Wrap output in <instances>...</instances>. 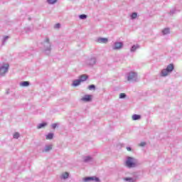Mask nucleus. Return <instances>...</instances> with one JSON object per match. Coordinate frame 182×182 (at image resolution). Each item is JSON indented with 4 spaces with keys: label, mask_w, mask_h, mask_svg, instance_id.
Returning a JSON list of instances; mask_svg holds the SVG:
<instances>
[{
    "label": "nucleus",
    "mask_w": 182,
    "mask_h": 182,
    "mask_svg": "<svg viewBox=\"0 0 182 182\" xmlns=\"http://www.w3.org/2000/svg\"><path fill=\"white\" fill-rule=\"evenodd\" d=\"M87 18V16H86V14L80 15V19H86Z\"/></svg>",
    "instance_id": "nucleus-21"
},
{
    "label": "nucleus",
    "mask_w": 182,
    "mask_h": 182,
    "mask_svg": "<svg viewBox=\"0 0 182 182\" xmlns=\"http://www.w3.org/2000/svg\"><path fill=\"white\" fill-rule=\"evenodd\" d=\"M139 146H141V147L146 146V142H141V144H139Z\"/></svg>",
    "instance_id": "nucleus-27"
},
{
    "label": "nucleus",
    "mask_w": 182,
    "mask_h": 182,
    "mask_svg": "<svg viewBox=\"0 0 182 182\" xmlns=\"http://www.w3.org/2000/svg\"><path fill=\"white\" fill-rule=\"evenodd\" d=\"M55 28H60V23L55 24Z\"/></svg>",
    "instance_id": "nucleus-28"
},
{
    "label": "nucleus",
    "mask_w": 182,
    "mask_h": 182,
    "mask_svg": "<svg viewBox=\"0 0 182 182\" xmlns=\"http://www.w3.org/2000/svg\"><path fill=\"white\" fill-rule=\"evenodd\" d=\"M132 19H136L137 18V13H133L131 16Z\"/></svg>",
    "instance_id": "nucleus-20"
},
{
    "label": "nucleus",
    "mask_w": 182,
    "mask_h": 182,
    "mask_svg": "<svg viewBox=\"0 0 182 182\" xmlns=\"http://www.w3.org/2000/svg\"><path fill=\"white\" fill-rule=\"evenodd\" d=\"M21 86H22L23 87H26L28 86H29V82L28 81H24V82H21Z\"/></svg>",
    "instance_id": "nucleus-12"
},
{
    "label": "nucleus",
    "mask_w": 182,
    "mask_h": 182,
    "mask_svg": "<svg viewBox=\"0 0 182 182\" xmlns=\"http://www.w3.org/2000/svg\"><path fill=\"white\" fill-rule=\"evenodd\" d=\"M81 100L82 102H92V95H85L82 99Z\"/></svg>",
    "instance_id": "nucleus-4"
},
{
    "label": "nucleus",
    "mask_w": 182,
    "mask_h": 182,
    "mask_svg": "<svg viewBox=\"0 0 182 182\" xmlns=\"http://www.w3.org/2000/svg\"><path fill=\"white\" fill-rule=\"evenodd\" d=\"M162 32H163L164 35H167V33H170V29L164 28Z\"/></svg>",
    "instance_id": "nucleus-15"
},
{
    "label": "nucleus",
    "mask_w": 182,
    "mask_h": 182,
    "mask_svg": "<svg viewBox=\"0 0 182 182\" xmlns=\"http://www.w3.org/2000/svg\"><path fill=\"white\" fill-rule=\"evenodd\" d=\"M57 127H58V124H52V128H53V129H56Z\"/></svg>",
    "instance_id": "nucleus-26"
},
{
    "label": "nucleus",
    "mask_w": 182,
    "mask_h": 182,
    "mask_svg": "<svg viewBox=\"0 0 182 182\" xmlns=\"http://www.w3.org/2000/svg\"><path fill=\"white\" fill-rule=\"evenodd\" d=\"M127 151H132V148H130L129 146H127Z\"/></svg>",
    "instance_id": "nucleus-29"
},
{
    "label": "nucleus",
    "mask_w": 182,
    "mask_h": 182,
    "mask_svg": "<svg viewBox=\"0 0 182 182\" xmlns=\"http://www.w3.org/2000/svg\"><path fill=\"white\" fill-rule=\"evenodd\" d=\"M46 42H47V43H49V38H46Z\"/></svg>",
    "instance_id": "nucleus-31"
},
{
    "label": "nucleus",
    "mask_w": 182,
    "mask_h": 182,
    "mask_svg": "<svg viewBox=\"0 0 182 182\" xmlns=\"http://www.w3.org/2000/svg\"><path fill=\"white\" fill-rule=\"evenodd\" d=\"M125 164L129 167V168L135 167L136 165V159H134L133 157L129 156L125 162Z\"/></svg>",
    "instance_id": "nucleus-2"
},
{
    "label": "nucleus",
    "mask_w": 182,
    "mask_h": 182,
    "mask_svg": "<svg viewBox=\"0 0 182 182\" xmlns=\"http://www.w3.org/2000/svg\"><path fill=\"white\" fill-rule=\"evenodd\" d=\"M9 69V64H5L3 66L0 67V72H1V73H6Z\"/></svg>",
    "instance_id": "nucleus-3"
},
{
    "label": "nucleus",
    "mask_w": 182,
    "mask_h": 182,
    "mask_svg": "<svg viewBox=\"0 0 182 182\" xmlns=\"http://www.w3.org/2000/svg\"><path fill=\"white\" fill-rule=\"evenodd\" d=\"M47 2L50 4H56L58 2V0H47Z\"/></svg>",
    "instance_id": "nucleus-18"
},
{
    "label": "nucleus",
    "mask_w": 182,
    "mask_h": 182,
    "mask_svg": "<svg viewBox=\"0 0 182 182\" xmlns=\"http://www.w3.org/2000/svg\"><path fill=\"white\" fill-rule=\"evenodd\" d=\"M18 138H19V133L16 132V133L14 134V139H18Z\"/></svg>",
    "instance_id": "nucleus-24"
},
{
    "label": "nucleus",
    "mask_w": 182,
    "mask_h": 182,
    "mask_svg": "<svg viewBox=\"0 0 182 182\" xmlns=\"http://www.w3.org/2000/svg\"><path fill=\"white\" fill-rule=\"evenodd\" d=\"M124 97H126V94L125 93L119 94V99H124Z\"/></svg>",
    "instance_id": "nucleus-23"
},
{
    "label": "nucleus",
    "mask_w": 182,
    "mask_h": 182,
    "mask_svg": "<svg viewBox=\"0 0 182 182\" xmlns=\"http://www.w3.org/2000/svg\"><path fill=\"white\" fill-rule=\"evenodd\" d=\"M90 180H92V181H97V182L100 181L99 178H96V177H87V178H84V181L85 182L90 181Z\"/></svg>",
    "instance_id": "nucleus-6"
},
{
    "label": "nucleus",
    "mask_w": 182,
    "mask_h": 182,
    "mask_svg": "<svg viewBox=\"0 0 182 182\" xmlns=\"http://www.w3.org/2000/svg\"><path fill=\"white\" fill-rule=\"evenodd\" d=\"M68 177H69V173L65 172L63 174V178H68Z\"/></svg>",
    "instance_id": "nucleus-22"
},
{
    "label": "nucleus",
    "mask_w": 182,
    "mask_h": 182,
    "mask_svg": "<svg viewBox=\"0 0 182 182\" xmlns=\"http://www.w3.org/2000/svg\"><path fill=\"white\" fill-rule=\"evenodd\" d=\"M80 83H82L80 80H74L73 86H79V85H80Z\"/></svg>",
    "instance_id": "nucleus-13"
},
{
    "label": "nucleus",
    "mask_w": 182,
    "mask_h": 182,
    "mask_svg": "<svg viewBox=\"0 0 182 182\" xmlns=\"http://www.w3.org/2000/svg\"><path fill=\"white\" fill-rule=\"evenodd\" d=\"M98 43H107L109 40L107 38H100L97 39Z\"/></svg>",
    "instance_id": "nucleus-7"
},
{
    "label": "nucleus",
    "mask_w": 182,
    "mask_h": 182,
    "mask_svg": "<svg viewBox=\"0 0 182 182\" xmlns=\"http://www.w3.org/2000/svg\"><path fill=\"white\" fill-rule=\"evenodd\" d=\"M89 77V76L86 75H82L80 76V79L79 80L82 82H85V80H87V78Z\"/></svg>",
    "instance_id": "nucleus-8"
},
{
    "label": "nucleus",
    "mask_w": 182,
    "mask_h": 182,
    "mask_svg": "<svg viewBox=\"0 0 182 182\" xmlns=\"http://www.w3.org/2000/svg\"><path fill=\"white\" fill-rule=\"evenodd\" d=\"M124 180L125 181L134 182V181L133 180L132 178H124Z\"/></svg>",
    "instance_id": "nucleus-19"
},
{
    "label": "nucleus",
    "mask_w": 182,
    "mask_h": 182,
    "mask_svg": "<svg viewBox=\"0 0 182 182\" xmlns=\"http://www.w3.org/2000/svg\"><path fill=\"white\" fill-rule=\"evenodd\" d=\"M174 70V65L173 64H169L166 69H164L161 70V76H167L168 73H171V72H173Z\"/></svg>",
    "instance_id": "nucleus-1"
},
{
    "label": "nucleus",
    "mask_w": 182,
    "mask_h": 182,
    "mask_svg": "<svg viewBox=\"0 0 182 182\" xmlns=\"http://www.w3.org/2000/svg\"><path fill=\"white\" fill-rule=\"evenodd\" d=\"M121 48H123V43H115V46H114V49H120Z\"/></svg>",
    "instance_id": "nucleus-9"
},
{
    "label": "nucleus",
    "mask_w": 182,
    "mask_h": 182,
    "mask_svg": "<svg viewBox=\"0 0 182 182\" xmlns=\"http://www.w3.org/2000/svg\"><path fill=\"white\" fill-rule=\"evenodd\" d=\"M137 75L136 73L131 72L127 77V80H133L135 77H136Z\"/></svg>",
    "instance_id": "nucleus-5"
},
{
    "label": "nucleus",
    "mask_w": 182,
    "mask_h": 182,
    "mask_svg": "<svg viewBox=\"0 0 182 182\" xmlns=\"http://www.w3.org/2000/svg\"><path fill=\"white\" fill-rule=\"evenodd\" d=\"M90 160V157L87 156L85 159V161H89Z\"/></svg>",
    "instance_id": "nucleus-30"
},
{
    "label": "nucleus",
    "mask_w": 182,
    "mask_h": 182,
    "mask_svg": "<svg viewBox=\"0 0 182 182\" xmlns=\"http://www.w3.org/2000/svg\"><path fill=\"white\" fill-rule=\"evenodd\" d=\"M140 119H141V117L139 114L132 115V120H140Z\"/></svg>",
    "instance_id": "nucleus-10"
},
{
    "label": "nucleus",
    "mask_w": 182,
    "mask_h": 182,
    "mask_svg": "<svg viewBox=\"0 0 182 182\" xmlns=\"http://www.w3.org/2000/svg\"><path fill=\"white\" fill-rule=\"evenodd\" d=\"M89 90H92V89H95V85H91L88 87Z\"/></svg>",
    "instance_id": "nucleus-25"
},
{
    "label": "nucleus",
    "mask_w": 182,
    "mask_h": 182,
    "mask_svg": "<svg viewBox=\"0 0 182 182\" xmlns=\"http://www.w3.org/2000/svg\"><path fill=\"white\" fill-rule=\"evenodd\" d=\"M52 150V145L47 146L45 149V152L47 153V151H49Z\"/></svg>",
    "instance_id": "nucleus-16"
},
{
    "label": "nucleus",
    "mask_w": 182,
    "mask_h": 182,
    "mask_svg": "<svg viewBox=\"0 0 182 182\" xmlns=\"http://www.w3.org/2000/svg\"><path fill=\"white\" fill-rule=\"evenodd\" d=\"M46 140H52L53 139V134L50 133L46 136Z\"/></svg>",
    "instance_id": "nucleus-14"
},
{
    "label": "nucleus",
    "mask_w": 182,
    "mask_h": 182,
    "mask_svg": "<svg viewBox=\"0 0 182 182\" xmlns=\"http://www.w3.org/2000/svg\"><path fill=\"white\" fill-rule=\"evenodd\" d=\"M46 126H48V123L43 122V123L38 124V126L37 127V129H42L43 127H46Z\"/></svg>",
    "instance_id": "nucleus-11"
},
{
    "label": "nucleus",
    "mask_w": 182,
    "mask_h": 182,
    "mask_svg": "<svg viewBox=\"0 0 182 182\" xmlns=\"http://www.w3.org/2000/svg\"><path fill=\"white\" fill-rule=\"evenodd\" d=\"M138 48L139 45L133 46L131 48V52H134V50H136V49H138Z\"/></svg>",
    "instance_id": "nucleus-17"
}]
</instances>
